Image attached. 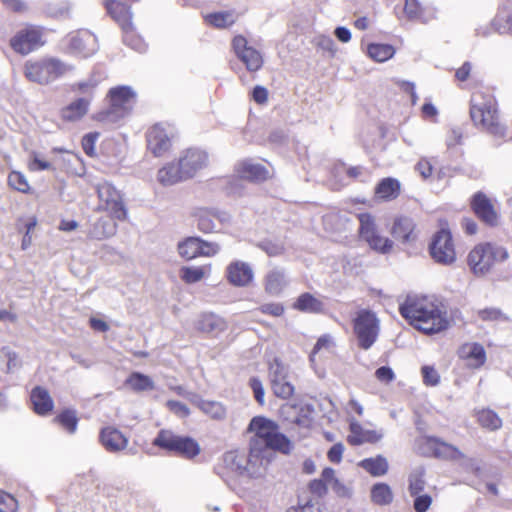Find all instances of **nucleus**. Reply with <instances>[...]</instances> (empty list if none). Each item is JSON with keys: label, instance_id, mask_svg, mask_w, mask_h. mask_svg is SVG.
I'll return each mask as SVG.
<instances>
[{"label": "nucleus", "instance_id": "obj_1", "mask_svg": "<svg viewBox=\"0 0 512 512\" xmlns=\"http://www.w3.org/2000/svg\"><path fill=\"white\" fill-rule=\"evenodd\" d=\"M399 312L413 327L426 334L439 333L448 327L446 313L427 297L408 295Z\"/></svg>", "mask_w": 512, "mask_h": 512}, {"label": "nucleus", "instance_id": "obj_2", "mask_svg": "<svg viewBox=\"0 0 512 512\" xmlns=\"http://www.w3.org/2000/svg\"><path fill=\"white\" fill-rule=\"evenodd\" d=\"M248 431L254 434L250 440V448H258L259 451L271 454V451L288 454L292 450L291 441L279 432L277 423L264 416L253 417Z\"/></svg>", "mask_w": 512, "mask_h": 512}, {"label": "nucleus", "instance_id": "obj_3", "mask_svg": "<svg viewBox=\"0 0 512 512\" xmlns=\"http://www.w3.org/2000/svg\"><path fill=\"white\" fill-rule=\"evenodd\" d=\"M470 116L473 123L497 138L506 134L500 122L495 97L487 92H476L471 98Z\"/></svg>", "mask_w": 512, "mask_h": 512}, {"label": "nucleus", "instance_id": "obj_4", "mask_svg": "<svg viewBox=\"0 0 512 512\" xmlns=\"http://www.w3.org/2000/svg\"><path fill=\"white\" fill-rule=\"evenodd\" d=\"M136 92L127 85L111 88L107 93L108 106L94 115L104 125H112L125 118L136 102Z\"/></svg>", "mask_w": 512, "mask_h": 512}, {"label": "nucleus", "instance_id": "obj_5", "mask_svg": "<svg viewBox=\"0 0 512 512\" xmlns=\"http://www.w3.org/2000/svg\"><path fill=\"white\" fill-rule=\"evenodd\" d=\"M74 67L55 57L28 60L24 64L25 77L40 85H48L71 72Z\"/></svg>", "mask_w": 512, "mask_h": 512}, {"label": "nucleus", "instance_id": "obj_6", "mask_svg": "<svg viewBox=\"0 0 512 512\" xmlns=\"http://www.w3.org/2000/svg\"><path fill=\"white\" fill-rule=\"evenodd\" d=\"M508 252L502 246L491 243L475 246L468 255V265L476 276L487 274L494 265L508 259Z\"/></svg>", "mask_w": 512, "mask_h": 512}, {"label": "nucleus", "instance_id": "obj_7", "mask_svg": "<svg viewBox=\"0 0 512 512\" xmlns=\"http://www.w3.org/2000/svg\"><path fill=\"white\" fill-rule=\"evenodd\" d=\"M353 329L359 347L368 350L378 338L380 322L374 312L362 309L353 320Z\"/></svg>", "mask_w": 512, "mask_h": 512}, {"label": "nucleus", "instance_id": "obj_8", "mask_svg": "<svg viewBox=\"0 0 512 512\" xmlns=\"http://www.w3.org/2000/svg\"><path fill=\"white\" fill-rule=\"evenodd\" d=\"M358 219L360 239L377 253H389L393 248V241L380 234L374 217L369 213H361L358 215Z\"/></svg>", "mask_w": 512, "mask_h": 512}, {"label": "nucleus", "instance_id": "obj_9", "mask_svg": "<svg viewBox=\"0 0 512 512\" xmlns=\"http://www.w3.org/2000/svg\"><path fill=\"white\" fill-rule=\"evenodd\" d=\"M153 444L186 458H193L200 452L198 443L192 438L175 435L169 430H161L153 440Z\"/></svg>", "mask_w": 512, "mask_h": 512}, {"label": "nucleus", "instance_id": "obj_10", "mask_svg": "<svg viewBox=\"0 0 512 512\" xmlns=\"http://www.w3.org/2000/svg\"><path fill=\"white\" fill-rule=\"evenodd\" d=\"M99 211H106L115 220L123 221L127 217L122 195L112 184L103 182L97 185Z\"/></svg>", "mask_w": 512, "mask_h": 512}, {"label": "nucleus", "instance_id": "obj_11", "mask_svg": "<svg viewBox=\"0 0 512 512\" xmlns=\"http://www.w3.org/2000/svg\"><path fill=\"white\" fill-rule=\"evenodd\" d=\"M236 177L229 182L227 190L231 194H240L241 181L261 182L269 178V171L262 164L251 159L243 160L235 166Z\"/></svg>", "mask_w": 512, "mask_h": 512}, {"label": "nucleus", "instance_id": "obj_12", "mask_svg": "<svg viewBox=\"0 0 512 512\" xmlns=\"http://www.w3.org/2000/svg\"><path fill=\"white\" fill-rule=\"evenodd\" d=\"M432 259L441 265H451L456 260V251L449 230L441 229L432 238L429 245Z\"/></svg>", "mask_w": 512, "mask_h": 512}, {"label": "nucleus", "instance_id": "obj_13", "mask_svg": "<svg viewBox=\"0 0 512 512\" xmlns=\"http://www.w3.org/2000/svg\"><path fill=\"white\" fill-rule=\"evenodd\" d=\"M269 380L275 396L288 399L293 395L294 386L288 381L287 367L278 358L269 363Z\"/></svg>", "mask_w": 512, "mask_h": 512}, {"label": "nucleus", "instance_id": "obj_14", "mask_svg": "<svg viewBox=\"0 0 512 512\" xmlns=\"http://www.w3.org/2000/svg\"><path fill=\"white\" fill-rule=\"evenodd\" d=\"M418 447L422 454L443 459H460L462 452L455 446L439 438L424 436L418 440Z\"/></svg>", "mask_w": 512, "mask_h": 512}, {"label": "nucleus", "instance_id": "obj_15", "mask_svg": "<svg viewBox=\"0 0 512 512\" xmlns=\"http://www.w3.org/2000/svg\"><path fill=\"white\" fill-rule=\"evenodd\" d=\"M197 228L203 233L219 232L220 226L227 225L231 216L225 211L210 208H199L194 214Z\"/></svg>", "mask_w": 512, "mask_h": 512}, {"label": "nucleus", "instance_id": "obj_16", "mask_svg": "<svg viewBox=\"0 0 512 512\" xmlns=\"http://www.w3.org/2000/svg\"><path fill=\"white\" fill-rule=\"evenodd\" d=\"M44 44L39 28L29 26L18 31L10 40L11 48L18 54L27 55Z\"/></svg>", "mask_w": 512, "mask_h": 512}, {"label": "nucleus", "instance_id": "obj_17", "mask_svg": "<svg viewBox=\"0 0 512 512\" xmlns=\"http://www.w3.org/2000/svg\"><path fill=\"white\" fill-rule=\"evenodd\" d=\"M69 50L82 58L94 55L98 50L97 37L88 30H80L68 37Z\"/></svg>", "mask_w": 512, "mask_h": 512}, {"label": "nucleus", "instance_id": "obj_18", "mask_svg": "<svg viewBox=\"0 0 512 512\" xmlns=\"http://www.w3.org/2000/svg\"><path fill=\"white\" fill-rule=\"evenodd\" d=\"M271 453H264L258 448H250L249 455L246 456L242 477L248 479H261L267 473L268 465L271 461Z\"/></svg>", "mask_w": 512, "mask_h": 512}, {"label": "nucleus", "instance_id": "obj_19", "mask_svg": "<svg viewBox=\"0 0 512 512\" xmlns=\"http://www.w3.org/2000/svg\"><path fill=\"white\" fill-rule=\"evenodd\" d=\"M232 47L237 57L245 64L247 70L254 72L262 67V56L255 48L248 46L245 37L238 35L232 40Z\"/></svg>", "mask_w": 512, "mask_h": 512}, {"label": "nucleus", "instance_id": "obj_20", "mask_svg": "<svg viewBox=\"0 0 512 512\" xmlns=\"http://www.w3.org/2000/svg\"><path fill=\"white\" fill-rule=\"evenodd\" d=\"M179 164L182 169V173L188 179L207 166L208 155L205 151L200 149H187L180 157Z\"/></svg>", "mask_w": 512, "mask_h": 512}, {"label": "nucleus", "instance_id": "obj_21", "mask_svg": "<svg viewBox=\"0 0 512 512\" xmlns=\"http://www.w3.org/2000/svg\"><path fill=\"white\" fill-rule=\"evenodd\" d=\"M228 281L236 287L248 286L254 279L251 266L243 261H233L226 269Z\"/></svg>", "mask_w": 512, "mask_h": 512}, {"label": "nucleus", "instance_id": "obj_22", "mask_svg": "<svg viewBox=\"0 0 512 512\" xmlns=\"http://www.w3.org/2000/svg\"><path fill=\"white\" fill-rule=\"evenodd\" d=\"M147 145L155 156L163 155L171 146L169 133L162 125H154L147 133Z\"/></svg>", "mask_w": 512, "mask_h": 512}, {"label": "nucleus", "instance_id": "obj_23", "mask_svg": "<svg viewBox=\"0 0 512 512\" xmlns=\"http://www.w3.org/2000/svg\"><path fill=\"white\" fill-rule=\"evenodd\" d=\"M102 446L111 453H117L124 450L128 445V439L123 433L115 427L107 426L103 428L99 435Z\"/></svg>", "mask_w": 512, "mask_h": 512}, {"label": "nucleus", "instance_id": "obj_24", "mask_svg": "<svg viewBox=\"0 0 512 512\" xmlns=\"http://www.w3.org/2000/svg\"><path fill=\"white\" fill-rule=\"evenodd\" d=\"M390 233L396 241L402 244H410L417 238L413 220L405 216L398 217L394 220Z\"/></svg>", "mask_w": 512, "mask_h": 512}, {"label": "nucleus", "instance_id": "obj_25", "mask_svg": "<svg viewBox=\"0 0 512 512\" xmlns=\"http://www.w3.org/2000/svg\"><path fill=\"white\" fill-rule=\"evenodd\" d=\"M458 353L459 357L472 369H478L486 362V351L479 343H465Z\"/></svg>", "mask_w": 512, "mask_h": 512}, {"label": "nucleus", "instance_id": "obj_26", "mask_svg": "<svg viewBox=\"0 0 512 512\" xmlns=\"http://www.w3.org/2000/svg\"><path fill=\"white\" fill-rule=\"evenodd\" d=\"M472 208L475 214L486 224H497V213L495 212L490 200L481 192L474 195L472 199Z\"/></svg>", "mask_w": 512, "mask_h": 512}, {"label": "nucleus", "instance_id": "obj_27", "mask_svg": "<svg viewBox=\"0 0 512 512\" xmlns=\"http://www.w3.org/2000/svg\"><path fill=\"white\" fill-rule=\"evenodd\" d=\"M189 401L214 420H223L226 417V408L218 401L205 400L197 394H189Z\"/></svg>", "mask_w": 512, "mask_h": 512}, {"label": "nucleus", "instance_id": "obj_28", "mask_svg": "<svg viewBox=\"0 0 512 512\" xmlns=\"http://www.w3.org/2000/svg\"><path fill=\"white\" fill-rule=\"evenodd\" d=\"M33 410L41 416L48 415L54 408V402L47 389L36 386L30 393Z\"/></svg>", "mask_w": 512, "mask_h": 512}, {"label": "nucleus", "instance_id": "obj_29", "mask_svg": "<svg viewBox=\"0 0 512 512\" xmlns=\"http://www.w3.org/2000/svg\"><path fill=\"white\" fill-rule=\"evenodd\" d=\"M106 8L111 17L117 21L122 29L132 27V13L130 7L117 0H108Z\"/></svg>", "mask_w": 512, "mask_h": 512}, {"label": "nucleus", "instance_id": "obj_30", "mask_svg": "<svg viewBox=\"0 0 512 512\" xmlns=\"http://www.w3.org/2000/svg\"><path fill=\"white\" fill-rule=\"evenodd\" d=\"M288 285L285 272L275 268L270 270L264 279L265 291L272 296H278Z\"/></svg>", "mask_w": 512, "mask_h": 512}, {"label": "nucleus", "instance_id": "obj_31", "mask_svg": "<svg viewBox=\"0 0 512 512\" xmlns=\"http://www.w3.org/2000/svg\"><path fill=\"white\" fill-rule=\"evenodd\" d=\"M197 329L211 334H219L227 328L226 321L213 313L202 314L197 321Z\"/></svg>", "mask_w": 512, "mask_h": 512}, {"label": "nucleus", "instance_id": "obj_32", "mask_svg": "<svg viewBox=\"0 0 512 512\" xmlns=\"http://www.w3.org/2000/svg\"><path fill=\"white\" fill-rule=\"evenodd\" d=\"M90 99L78 98L62 109V118L66 121H77L84 117L89 109Z\"/></svg>", "mask_w": 512, "mask_h": 512}, {"label": "nucleus", "instance_id": "obj_33", "mask_svg": "<svg viewBox=\"0 0 512 512\" xmlns=\"http://www.w3.org/2000/svg\"><path fill=\"white\" fill-rule=\"evenodd\" d=\"M158 181L164 186L176 184L187 179L182 173L179 162L177 164L170 163L162 167L157 173Z\"/></svg>", "mask_w": 512, "mask_h": 512}, {"label": "nucleus", "instance_id": "obj_34", "mask_svg": "<svg viewBox=\"0 0 512 512\" xmlns=\"http://www.w3.org/2000/svg\"><path fill=\"white\" fill-rule=\"evenodd\" d=\"M400 194V183L395 178L382 179L375 188L377 198L385 201L393 200Z\"/></svg>", "mask_w": 512, "mask_h": 512}, {"label": "nucleus", "instance_id": "obj_35", "mask_svg": "<svg viewBox=\"0 0 512 512\" xmlns=\"http://www.w3.org/2000/svg\"><path fill=\"white\" fill-rule=\"evenodd\" d=\"M293 308L305 313H320L324 309V303L310 293H303L294 302Z\"/></svg>", "mask_w": 512, "mask_h": 512}, {"label": "nucleus", "instance_id": "obj_36", "mask_svg": "<svg viewBox=\"0 0 512 512\" xmlns=\"http://www.w3.org/2000/svg\"><path fill=\"white\" fill-rule=\"evenodd\" d=\"M114 218H99L90 230L91 237L95 239L109 238L115 235L117 231V224L113 221Z\"/></svg>", "mask_w": 512, "mask_h": 512}, {"label": "nucleus", "instance_id": "obj_37", "mask_svg": "<svg viewBox=\"0 0 512 512\" xmlns=\"http://www.w3.org/2000/svg\"><path fill=\"white\" fill-rule=\"evenodd\" d=\"M475 416L479 425L484 429L495 431L502 426V419L491 409L477 410Z\"/></svg>", "mask_w": 512, "mask_h": 512}, {"label": "nucleus", "instance_id": "obj_38", "mask_svg": "<svg viewBox=\"0 0 512 512\" xmlns=\"http://www.w3.org/2000/svg\"><path fill=\"white\" fill-rule=\"evenodd\" d=\"M359 466L370 473L372 476H382L388 471V461L382 455L373 458L363 459Z\"/></svg>", "mask_w": 512, "mask_h": 512}, {"label": "nucleus", "instance_id": "obj_39", "mask_svg": "<svg viewBox=\"0 0 512 512\" xmlns=\"http://www.w3.org/2000/svg\"><path fill=\"white\" fill-rule=\"evenodd\" d=\"M351 431L353 435L348 436V442L352 445H359L364 442H376L383 436L382 433L377 431H362L358 424H351Z\"/></svg>", "mask_w": 512, "mask_h": 512}, {"label": "nucleus", "instance_id": "obj_40", "mask_svg": "<svg viewBox=\"0 0 512 512\" xmlns=\"http://www.w3.org/2000/svg\"><path fill=\"white\" fill-rule=\"evenodd\" d=\"M367 54L376 62H385L394 56L395 48L389 44L371 43L367 47Z\"/></svg>", "mask_w": 512, "mask_h": 512}, {"label": "nucleus", "instance_id": "obj_41", "mask_svg": "<svg viewBox=\"0 0 512 512\" xmlns=\"http://www.w3.org/2000/svg\"><path fill=\"white\" fill-rule=\"evenodd\" d=\"M210 271V266H184L180 269V278L187 284H193L201 281Z\"/></svg>", "mask_w": 512, "mask_h": 512}, {"label": "nucleus", "instance_id": "obj_42", "mask_svg": "<svg viewBox=\"0 0 512 512\" xmlns=\"http://www.w3.org/2000/svg\"><path fill=\"white\" fill-rule=\"evenodd\" d=\"M245 462L246 456L237 450L228 451L223 456L224 466L240 477H242Z\"/></svg>", "mask_w": 512, "mask_h": 512}, {"label": "nucleus", "instance_id": "obj_43", "mask_svg": "<svg viewBox=\"0 0 512 512\" xmlns=\"http://www.w3.org/2000/svg\"><path fill=\"white\" fill-rule=\"evenodd\" d=\"M322 478L329 483V487L340 497H350L352 489L349 485L343 484L335 477V471L332 468H325L322 471Z\"/></svg>", "mask_w": 512, "mask_h": 512}, {"label": "nucleus", "instance_id": "obj_44", "mask_svg": "<svg viewBox=\"0 0 512 512\" xmlns=\"http://www.w3.org/2000/svg\"><path fill=\"white\" fill-rule=\"evenodd\" d=\"M199 240L200 237H187L180 241L177 245L178 254L186 260L197 258L199 256Z\"/></svg>", "mask_w": 512, "mask_h": 512}, {"label": "nucleus", "instance_id": "obj_45", "mask_svg": "<svg viewBox=\"0 0 512 512\" xmlns=\"http://www.w3.org/2000/svg\"><path fill=\"white\" fill-rule=\"evenodd\" d=\"M205 20L216 28H226L235 23L237 15L233 11H221L207 15Z\"/></svg>", "mask_w": 512, "mask_h": 512}, {"label": "nucleus", "instance_id": "obj_46", "mask_svg": "<svg viewBox=\"0 0 512 512\" xmlns=\"http://www.w3.org/2000/svg\"><path fill=\"white\" fill-rule=\"evenodd\" d=\"M371 500L376 505H388L393 500V493L389 485L377 483L371 489Z\"/></svg>", "mask_w": 512, "mask_h": 512}, {"label": "nucleus", "instance_id": "obj_47", "mask_svg": "<svg viewBox=\"0 0 512 512\" xmlns=\"http://www.w3.org/2000/svg\"><path fill=\"white\" fill-rule=\"evenodd\" d=\"M128 384L135 391H146L154 388L152 379L144 374L134 372L126 380Z\"/></svg>", "mask_w": 512, "mask_h": 512}, {"label": "nucleus", "instance_id": "obj_48", "mask_svg": "<svg viewBox=\"0 0 512 512\" xmlns=\"http://www.w3.org/2000/svg\"><path fill=\"white\" fill-rule=\"evenodd\" d=\"M55 421L58 422L68 433H75L78 425V418L76 412L73 410H65L61 412Z\"/></svg>", "mask_w": 512, "mask_h": 512}, {"label": "nucleus", "instance_id": "obj_49", "mask_svg": "<svg viewBox=\"0 0 512 512\" xmlns=\"http://www.w3.org/2000/svg\"><path fill=\"white\" fill-rule=\"evenodd\" d=\"M8 184L11 188L21 193H29L31 190L26 176L19 171H11L9 173Z\"/></svg>", "mask_w": 512, "mask_h": 512}, {"label": "nucleus", "instance_id": "obj_50", "mask_svg": "<svg viewBox=\"0 0 512 512\" xmlns=\"http://www.w3.org/2000/svg\"><path fill=\"white\" fill-rule=\"evenodd\" d=\"M27 167L31 172L54 170L52 163L45 160L40 153L35 151L30 153Z\"/></svg>", "mask_w": 512, "mask_h": 512}, {"label": "nucleus", "instance_id": "obj_51", "mask_svg": "<svg viewBox=\"0 0 512 512\" xmlns=\"http://www.w3.org/2000/svg\"><path fill=\"white\" fill-rule=\"evenodd\" d=\"M98 85V81L94 78H90L85 81H81L72 85L71 89L74 92H78L80 94L85 95L84 98H88L91 100L94 90Z\"/></svg>", "mask_w": 512, "mask_h": 512}, {"label": "nucleus", "instance_id": "obj_52", "mask_svg": "<svg viewBox=\"0 0 512 512\" xmlns=\"http://www.w3.org/2000/svg\"><path fill=\"white\" fill-rule=\"evenodd\" d=\"M421 373L423 377V383L426 386H437L440 382V375L438 371L429 365H425L421 368Z\"/></svg>", "mask_w": 512, "mask_h": 512}, {"label": "nucleus", "instance_id": "obj_53", "mask_svg": "<svg viewBox=\"0 0 512 512\" xmlns=\"http://www.w3.org/2000/svg\"><path fill=\"white\" fill-rule=\"evenodd\" d=\"M123 30L125 31L123 40L126 45L130 46L132 49H134L138 52L145 51L144 42L142 41V39H140L139 37L134 35V33L132 31V27L123 29Z\"/></svg>", "mask_w": 512, "mask_h": 512}, {"label": "nucleus", "instance_id": "obj_54", "mask_svg": "<svg viewBox=\"0 0 512 512\" xmlns=\"http://www.w3.org/2000/svg\"><path fill=\"white\" fill-rule=\"evenodd\" d=\"M0 360H7L8 372H11L20 365L17 353L10 350L8 347H2L0 349Z\"/></svg>", "mask_w": 512, "mask_h": 512}, {"label": "nucleus", "instance_id": "obj_55", "mask_svg": "<svg viewBox=\"0 0 512 512\" xmlns=\"http://www.w3.org/2000/svg\"><path fill=\"white\" fill-rule=\"evenodd\" d=\"M17 507V500L11 494L0 490V512H15Z\"/></svg>", "mask_w": 512, "mask_h": 512}, {"label": "nucleus", "instance_id": "obj_56", "mask_svg": "<svg viewBox=\"0 0 512 512\" xmlns=\"http://www.w3.org/2000/svg\"><path fill=\"white\" fill-rule=\"evenodd\" d=\"M334 346V343H333V340H332V337L329 336V335H323L321 336L315 346H314V349L310 355V360L311 361H314V357L317 353L321 352V351H327V352H330L331 349L333 348Z\"/></svg>", "mask_w": 512, "mask_h": 512}, {"label": "nucleus", "instance_id": "obj_57", "mask_svg": "<svg viewBox=\"0 0 512 512\" xmlns=\"http://www.w3.org/2000/svg\"><path fill=\"white\" fill-rule=\"evenodd\" d=\"M220 251V245L216 242L199 240V256L213 257Z\"/></svg>", "mask_w": 512, "mask_h": 512}, {"label": "nucleus", "instance_id": "obj_58", "mask_svg": "<svg viewBox=\"0 0 512 512\" xmlns=\"http://www.w3.org/2000/svg\"><path fill=\"white\" fill-rule=\"evenodd\" d=\"M404 12L409 19H419L422 7L418 0H405Z\"/></svg>", "mask_w": 512, "mask_h": 512}, {"label": "nucleus", "instance_id": "obj_59", "mask_svg": "<svg viewBox=\"0 0 512 512\" xmlns=\"http://www.w3.org/2000/svg\"><path fill=\"white\" fill-rule=\"evenodd\" d=\"M414 497L413 508L416 512H426L431 504L432 497L428 494H418Z\"/></svg>", "mask_w": 512, "mask_h": 512}, {"label": "nucleus", "instance_id": "obj_60", "mask_svg": "<svg viewBox=\"0 0 512 512\" xmlns=\"http://www.w3.org/2000/svg\"><path fill=\"white\" fill-rule=\"evenodd\" d=\"M99 138V133H88L82 139V148L84 152L88 156H93L95 154V144L97 139Z\"/></svg>", "mask_w": 512, "mask_h": 512}, {"label": "nucleus", "instance_id": "obj_61", "mask_svg": "<svg viewBox=\"0 0 512 512\" xmlns=\"http://www.w3.org/2000/svg\"><path fill=\"white\" fill-rule=\"evenodd\" d=\"M493 23L499 33H509L512 35V14L505 18L498 15Z\"/></svg>", "mask_w": 512, "mask_h": 512}, {"label": "nucleus", "instance_id": "obj_62", "mask_svg": "<svg viewBox=\"0 0 512 512\" xmlns=\"http://www.w3.org/2000/svg\"><path fill=\"white\" fill-rule=\"evenodd\" d=\"M249 385L253 391L255 400L260 405H263L265 403V399H264L265 392H264V387H263L262 382L258 378L252 377L249 380Z\"/></svg>", "mask_w": 512, "mask_h": 512}, {"label": "nucleus", "instance_id": "obj_63", "mask_svg": "<svg viewBox=\"0 0 512 512\" xmlns=\"http://www.w3.org/2000/svg\"><path fill=\"white\" fill-rule=\"evenodd\" d=\"M425 489V481L422 475H412L409 480V493L411 496L422 494Z\"/></svg>", "mask_w": 512, "mask_h": 512}, {"label": "nucleus", "instance_id": "obj_64", "mask_svg": "<svg viewBox=\"0 0 512 512\" xmlns=\"http://www.w3.org/2000/svg\"><path fill=\"white\" fill-rule=\"evenodd\" d=\"M167 407L179 417H187L190 414L189 408L179 401L169 400L167 401Z\"/></svg>", "mask_w": 512, "mask_h": 512}]
</instances>
